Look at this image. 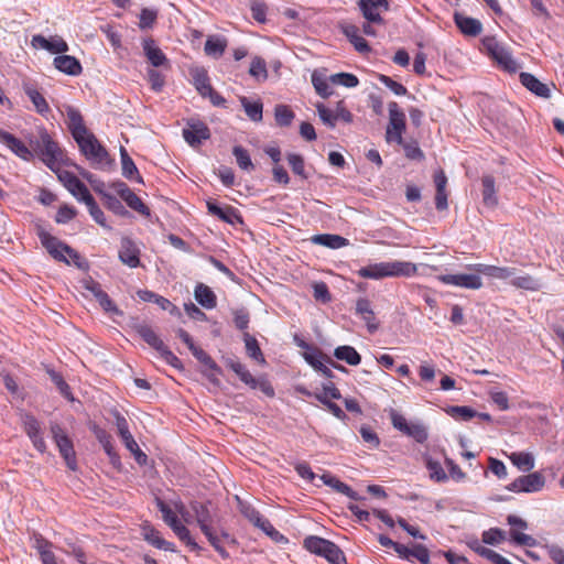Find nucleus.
<instances>
[{"label":"nucleus","mask_w":564,"mask_h":564,"mask_svg":"<svg viewBox=\"0 0 564 564\" xmlns=\"http://www.w3.org/2000/svg\"><path fill=\"white\" fill-rule=\"evenodd\" d=\"M142 534H143L144 540L148 543H150L151 545H153L154 547H156L159 550L169 551V552L176 551L174 543L164 540L161 536L160 532L155 528H153L149 524H147L142 528Z\"/></svg>","instance_id":"27"},{"label":"nucleus","mask_w":564,"mask_h":564,"mask_svg":"<svg viewBox=\"0 0 564 564\" xmlns=\"http://www.w3.org/2000/svg\"><path fill=\"white\" fill-rule=\"evenodd\" d=\"M339 28L357 52L369 53L371 51L368 42L359 34L358 26L351 23H341Z\"/></svg>","instance_id":"24"},{"label":"nucleus","mask_w":564,"mask_h":564,"mask_svg":"<svg viewBox=\"0 0 564 564\" xmlns=\"http://www.w3.org/2000/svg\"><path fill=\"white\" fill-rule=\"evenodd\" d=\"M329 77H327L325 74L323 73H319L317 70H315L313 74H312V84L316 90V93L322 97V98H327L332 95V88L329 86Z\"/></svg>","instance_id":"42"},{"label":"nucleus","mask_w":564,"mask_h":564,"mask_svg":"<svg viewBox=\"0 0 564 564\" xmlns=\"http://www.w3.org/2000/svg\"><path fill=\"white\" fill-rule=\"evenodd\" d=\"M389 110V124L386 131V139L388 142L402 143V133L405 131V115L399 108L395 101L388 105Z\"/></svg>","instance_id":"9"},{"label":"nucleus","mask_w":564,"mask_h":564,"mask_svg":"<svg viewBox=\"0 0 564 564\" xmlns=\"http://www.w3.org/2000/svg\"><path fill=\"white\" fill-rule=\"evenodd\" d=\"M329 80L334 85H340L347 88H354L359 84V79L357 78V76L350 73H337L330 75Z\"/></svg>","instance_id":"55"},{"label":"nucleus","mask_w":564,"mask_h":564,"mask_svg":"<svg viewBox=\"0 0 564 564\" xmlns=\"http://www.w3.org/2000/svg\"><path fill=\"white\" fill-rule=\"evenodd\" d=\"M438 281L446 285L458 286L467 290H479L482 288V281L478 273H458L442 274L437 276Z\"/></svg>","instance_id":"12"},{"label":"nucleus","mask_w":564,"mask_h":564,"mask_svg":"<svg viewBox=\"0 0 564 564\" xmlns=\"http://www.w3.org/2000/svg\"><path fill=\"white\" fill-rule=\"evenodd\" d=\"M138 297L148 303H155L158 306H160L164 311H170L171 314L178 313V308L172 304L167 299H165L162 295H159L150 290H139L137 292Z\"/></svg>","instance_id":"30"},{"label":"nucleus","mask_w":564,"mask_h":564,"mask_svg":"<svg viewBox=\"0 0 564 564\" xmlns=\"http://www.w3.org/2000/svg\"><path fill=\"white\" fill-rule=\"evenodd\" d=\"M171 529L175 535L189 547L191 551L199 552L202 550V547L191 536L189 530L181 521Z\"/></svg>","instance_id":"43"},{"label":"nucleus","mask_w":564,"mask_h":564,"mask_svg":"<svg viewBox=\"0 0 564 564\" xmlns=\"http://www.w3.org/2000/svg\"><path fill=\"white\" fill-rule=\"evenodd\" d=\"M191 509L195 514L196 522L200 531L204 533L210 545L223 558H228L229 553L225 550L223 545H220V539L212 527L213 517L209 511L208 505L199 501H193L191 503Z\"/></svg>","instance_id":"4"},{"label":"nucleus","mask_w":564,"mask_h":564,"mask_svg":"<svg viewBox=\"0 0 564 564\" xmlns=\"http://www.w3.org/2000/svg\"><path fill=\"white\" fill-rule=\"evenodd\" d=\"M32 45L52 54H63L69 50L68 44L58 35L48 39L41 34L33 35Z\"/></svg>","instance_id":"18"},{"label":"nucleus","mask_w":564,"mask_h":564,"mask_svg":"<svg viewBox=\"0 0 564 564\" xmlns=\"http://www.w3.org/2000/svg\"><path fill=\"white\" fill-rule=\"evenodd\" d=\"M37 236L42 246L46 249V251L50 253L52 258H54L57 261L65 262L67 264H69L72 261L75 265L82 268V258L79 253L76 250H74L70 246L61 241L58 238L52 236L44 229H40L37 231Z\"/></svg>","instance_id":"3"},{"label":"nucleus","mask_w":564,"mask_h":564,"mask_svg":"<svg viewBox=\"0 0 564 564\" xmlns=\"http://www.w3.org/2000/svg\"><path fill=\"white\" fill-rule=\"evenodd\" d=\"M445 411L453 419L465 422L477 415V412L474 409L466 405H452L448 406Z\"/></svg>","instance_id":"46"},{"label":"nucleus","mask_w":564,"mask_h":564,"mask_svg":"<svg viewBox=\"0 0 564 564\" xmlns=\"http://www.w3.org/2000/svg\"><path fill=\"white\" fill-rule=\"evenodd\" d=\"M511 284L518 289L536 291L540 289L541 283L538 279L531 276L530 274L516 275L512 276Z\"/></svg>","instance_id":"48"},{"label":"nucleus","mask_w":564,"mask_h":564,"mask_svg":"<svg viewBox=\"0 0 564 564\" xmlns=\"http://www.w3.org/2000/svg\"><path fill=\"white\" fill-rule=\"evenodd\" d=\"M183 138L191 147H197L210 138V131L206 123L200 120L188 121L183 129Z\"/></svg>","instance_id":"15"},{"label":"nucleus","mask_w":564,"mask_h":564,"mask_svg":"<svg viewBox=\"0 0 564 564\" xmlns=\"http://www.w3.org/2000/svg\"><path fill=\"white\" fill-rule=\"evenodd\" d=\"M156 506L162 513L163 521L170 527H174L181 520L177 514L163 500L156 499Z\"/></svg>","instance_id":"58"},{"label":"nucleus","mask_w":564,"mask_h":564,"mask_svg":"<svg viewBox=\"0 0 564 564\" xmlns=\"http://www.w3.org/2000/svg\"><path fill=\"white\" fill-rule=\"evenodd\" d=\"M304 546L311 553L325 557L332 564L346 563L344 552L329 540L310 535L304 540Z\"/></svg>","instance_id":"5"},{"label":"nucleus","mask_w":564,"mask_h":564,"mask_svg":"<svg viewBox=\"0 0 564 564\" xmlns=\"http://www.w3.org/2000/svg\"><path fill=\"white\" fill-rule=\"evenodd\" d=\"M206 206L208 209V213L217 216L223 221L236 225V224H243L242 217L240 216L239 212L232 207V206H219L215 200H207Z\"/></svg>","instance_id":"21"},{"label":"nucleus","mask_w":564,"mask_h":564,"mask_svg":"<svg viewBox=\"0 0 564 564\" xmlns=\"http://www.w3.org/2000/svg\"><path fill=\"white\" fill-rule=\"evenodd\" d=\"M120 261L129 268H138L140 265V249L134 241L128 237H123L119 249Z\"/></svg>","instance_id":"19"},{"label":"nucleus","mask_w":564,"mask_h":564,"mask_svg":"<svg viewBox=\"0 0 564 564\" xmlns=\"http://www.w3.org/2000/svg\"><path fill=\"white\" fill-rule=\"evenodd\" d=\"M314 245L324 246L329 249H340L349 245V240L335 234H319L311 238Z\"/></svg>","instance_id":"32"},{"label":"nucleus","mask_w":564,"mask_h":564,"mask_svg":"<svg viewBox=\"0 0 564 564\" xmlns=\"http://www.w3.org/2000/svg\"><path fill=\"white\" fill-rule=\"evenodd\" d=\"M240 104L247 117L253 122H260L263 118V105L260 100L251 101L249 98L240 97Z\"/></svg>","instance_id":"38"},{"label":"nucleus","mask_w":564,"mask_h":564,"mask_svg":"<svg viewBox=\"0 0 564 564\" xmlns=\"http://www.w3.org/2000/svg\"><path fill=\"white\" fill-rule=\"evenodd\" d=\"M316 110H317V113H318V117L319 119L322 120V122L329 127V128H335L336 126V117H335V111L328 109L324 104L322 102H318L316 105Z\"/></svg>","instance_id":"62"},{"label":"nucleus","mask_w":564,"mask_h":564,"mask_svg":"<svg viewBox=\"0 0 564 564\" xmlns=\"http://www.w3.org/2000/svg\"><path fill=\"white\" fill-rule=\"evenodd\" d=\"M240 512L241 514L248 519L254 527L262 530L265 534L270 536H276L280 533L274 529L271 522L265 519L258 510H256L251 505L240 503Z\"/></svg>","instance_id":"16"},{"label":"nucleus","mask_w":564,"mask_h":564,"mask_svg":"<svg viewBox=\"0 0 564 564\" xmlns=\"http://www.w3.org/2000/svg\"><path fill=\"white\" fill-rule=\"evenodd\" d=\"M508 457L521 471H531L534 468V457L531 453L514 452Z\"/></svg>","instance_id":"41"},{"label":"nucleus","mask_w":564,"mask_h":564,"mask_svg":"<svg viewBox=\"0 0 564 564\" xmlns=\"http://www.w3.org/2000/svg\"><path fill=\"white\" fill-rule=\"evenodd\" d=\"M321 480L323 481L324 485L333 488L339 494H347L348 491H350V486L340 481L338 478L330 474H323L321 476Z\"/></svg>","instance_id":"61"},{"label":"nucleus","mask_w":564,"mask_h":564,"mask_svg":"<svg viewBox=\"0 0 564 564\" xmlns=\"http://www.w3.org/2000/svg\"><path fill=\"white\" fill-rule=\"evenodd\" d=\"M51 434L67 467L72 470H76L77 460L72 440L65 433L64 429L57 423L51 424Z\"/></svg>","instance_id":"7"},{"label":"nucleus","mask_w":564,"mask_h":564,"mask_svg":"<svg viewBox=\"0 0 564 564\" xmlns=\"http://www.w3.org/2000/svg\"><path fill=\"white\" fill-rule=\"evenodd\" d=\"M482 183V203L487 207H495L498 204L496 195L495 178L491 175H485L481 180Z\"/></svg>","instance_id":"39"},{"label":"nucleus","mask_w":564,"mask_h":564,"mask_svg":"<svg viewBox=\"0 0 564 564\" xmlns=\"http://www.w3.org/2000/svg\"><path fill=\"white\" fill-rule=\"evenodd\" d=\"M355 313L366 324L367 330L375 334L379 329V322L376 318L371 302L366 297H360L356 302Z\"/></svg>","instance_id":"20"},{"label":"nucleus","mask_w":564,"mask_h":564,"mask_svg":"<svg viewBox=\"0 0 564 564\" xmlns=\"http://www.w3.org/2000/svg\"><path fill=\"white\" fill-rule=\"evenodd\" d=\"M466 269L469 271H474L478 274L486 275L490 279L503 280V281L510 280V279L512 280V276H514V274L517 273L516 268L496 267V265H490V264H485V263L467 264Z\"/></svg>","instance_id":"13"},{"label":"nucleus","mask_w":564,"mask_h":564,"mask_svg":"<svg viewBox=\"0 0 564 564\" xmlns=\"http://www.w3.org/2000/svg\"><path fill=\"white\" fill-rule=\"evenodd\" d=\"M545 486V477L539 473L534 471L524 476H520L510 482L506 488L512 492H538L543 489Z\"/></svg>","instance_id":"11"},{"label":"nucleus","mask_w":564,"mask_h":564,"mask_svg":"<svg viewBox=\"0 0 564 564\" xmlns=\"http://www.w3.org/2000/svg\"><path fill=\"white\" fill-rule=\"evenodd\" d=\"M243 340L246 345L247 355L257 361L264 362V357L260 349L258 340L248 333H245Z\"/></svg>","instance_id":"50"},{"label":"nucleus","mask_w":564,"mask_h":564,"mask_svg":"<svg viewBox=\"0 0 564 564\" xmlns=\"http://www.w3.org/2000/svg\"><path fill=\"white\" fill-rule=\"evenodd\" d=\"M41 150L37 156L51 171L57 172L63 162V151L46 130H42Z\"/></svg>","instance_id":"8"},{"label":"nucleus","mask_w":564,"mask_h":564,"mask_svg":"<svg viewBox=\"0 0 564 564\" xmlns=\"http://www.w3.org/2000/svg\"><path fill=\"white\" fill-rule=\"evenodd\" d=\"M137 334L152 348L160 352L165 344L158 336V334L147 324H140L135 326Z\"/></svg>","instance_id":"34"},{"label":"nucleus","mask_w":564,"mask_h":564,"mask_svg":"<svg viewBox=\"0 0 564 564\" xmlns=\"http://www.w3.org/2000/svg\"><path fill=\"white\" fill-rule=\"evenodd\" d=\"M417 272L415 263L402 260H391L370 263L360 268L357 275L364 279L380 280L384 278H410Z\"/></svg>","instance_id":"1"},{"label":"nucleus","mask_w":564,"mask_h":564,"mask_svg":"<svg viewBox=\"0 0 564 564\" xmlns=\"http://www.w3.org/2000/svg\"><path fill=\"white\" fill-rule=\"evenodd\" d=\"M22 88L25 95L32 101L37 113H40L41 116H45L50 112L51 109L45 97L42 95V93L39 91V89L34 85H32L31 83H23Z\"/></svg>","instance_id":"28"},{"label":"nucleus","mask_w":564,"mask_h":564,"mask_svg":"<svg viewBox=\"0 0 564 564\" xmlns=\"http://www.w3.org/2000/svg\"><path fill=\"white\" fill-rule=\"evenodd\" d=\"M171 529L175 535L189 547L191 551L199 552L202 550V547L191 536L189 530L181 521Z\"/></svg>","instance_id":"44"},{"label":"nucleus","mask_w":564,"mask_h":564,"mask_svg":"<svg viewBox=\"0 0 564 564\" xmlns=\"http://www.w3.org/2000/svg\"><path fill=\"white\" fill-rule=\"evenodd\" d=\"M334 357L337 360L345 361L349 366H358L361 362V356L355 347L349 345L338 346L334 349Z\"/></svg>","instance_id":"36"},{"label":"nucleus","mask_w":564,"mask_h":564,"mask_svg":"<svg viewBox=\"0 0 564 564\" xmlns=\"http://www.w3.org/2000/svg\"><path fill=\"white\" fill-rule=\"evenodd\" d=\"M53 65L61 73L69 76H78L83 72L80 62L75 56L66 55L65 53L57 55L53 61Z\"/></svg>","instance_id":"23"},{"label":"nucleus","mask_w":564,"mask_h":564,"mask_svg":"<svg viewBox=\"0 0 564 564\" xmlns=\"http://www.w3.org/2000/svg\"><path fill=\"white\" fill-rule=\"evenodd\" d=\"M195 300L206 310H213L217 305V297L214 291L205 285L204 283H198L194 290Z\"/></svg>","instance_id":"33"},{"label":"nucleus","mask_w":564,"mask_h":564,"mask_svg":"<svg viewBox=\"0 0 564 564\" xmlns=\"http://www.w3.org/2000/svg\"><path fill=\"white\" fill-rule=\"evenodd\" d=\"M101 195L105 199V205L109 210L113 212L119 216H126L129 214V212L126 209V207L122 205L119 198L108 193H104Z\"/></svg>","instance_id":"59"},{"label":"nucleus","mask_w":564,"mask_h":564,"mask_svg":"<svg viewBox=\"0 0 564 564\" xmlns=\"http://www.w3.org/2000/svg\"><path fill=\"white\" fill-rule=\"evenodd\" d=\"M93 432L98 440V442L101 444L104 451L106 454L112 453L115 449L112 442H111V435L104 429L95 425L93 427Z\"/></svg>","instance_id":"60"},{"label":"nucleus","mask_w":564,"mask_h":564,"mask_svg":"<svg viewBox=\"0 0 564 564\" xmlns=\"http://www.w3.org/2000/svg\"><path fill=\"white\" fill-rule=\"evenodd\" d=\"M193 84L202 97H207L212 93V85L206 69L196 67L191 70Z\"/></svg>","instance_id":"35"},{"label":"nucleus","mask_w":564,"mask_h":564,"mask_svg":"<svg viewBox=\"0 0 564 564\" xmlns=\"http://www.w3.org/2000/svg\"><path fill=\"white\" fill-rule=\"evenodd\" d=\"M226 364L227 367L230 368L243 383H246L252 389H256L258 387L257 380L252 377V375L246 368V366L241 364L239 360L228 359Z\"/></svg>","instance_id":"37"},{"label":"nucleus","mask_w":564,"mask_h":564,"mask_svg":"<svg viewBox=\"0 0 564 564\" xmlns=\"http://www.w3.org/2000/svg\"><path fill=\"white\" fill-rule=\"evenodd\" d=\"M232 154L241 170L251 171L254 169L250 154L243 147L235 145L232 149Z\"/></svg>","instance_id":"49"},{"label":"nucleus","mask_w":564,"mask_h":564,"mask_svg":"<svg viewBox=\"0 0 564 564\" xmlns=\"http://www.w3.org/2000/svg\"><path fill=\"white\" fill-rule=\"evenodd\" d=\"M426 468L430 474V478L436 482H445L448 479L447 474L442 467L441 463L427 457L425 460Z\"/></svg>","instance_id":"47"},{"label":"nucleus","mask_w":564,"mask_h":564,"mask_svg":"<svg viewBox=\"0 0 564 564\" xmlns=\"http://www.w3.org/2000/svg\"><path fill=\"white\" fill-rule=\"evenodd\" d=\"M403 148L404 154L410 160L421 161L424 159V153L420 149L419 143L415 140L404 141L400 144Z\"/></svg>","instance_id":"56"},{"label":"nucleus","mask_w":564,"mask_h":564,"mask_svg":"<svg viewBox=\"0 0 564 564\" xmlns=\"http://www.w3.org/2000/svg\"><path fill=\"white\" fill-rule=\"evenodd\" d=\"M390 419L394 429L413 438L415 442L423 444L427 441L429 432L423 423L409 422L402 414L394 410L391 411Z\"/></svg>","instance_id":"6"},{"label":"nucleus","mask_w":564,"mask_h":564,"mask_svg":"<svg viewBox=\"0 0 564 564\" xmlns=\"http://www.w3.org/2000/svg\"><path fill=\"white\" fill-rule=\"evenodd\" d=\"M454 21L459 31L467 36H477L482 31L481 22L477 19L460 13L454 14Z\"/></svg>","instance_id":"26"},{"label":"nucleus","mask_w":564,"mask_h":564,"mask_svg":"<svg viewBox=\"0 0 564 564\" xmlns=\"http://www.w3.org/2000/svg\"><path fill=\"white\" fill-rule=\"evenodd\" d=\"M67 119L68 128L75 141L90 133L85 127L83 117L78 110L73 108L68 109Z\"/></svg>","instance_id":"29"},{"label":"nucleus","mask_w":564,"mask_h":564,"mask_svg":"<svg viewBox=\"0 0 564 564\" xmlns=\"http://www.w3.org/2000/svg\"><path fill=\"white\" fill-rule=\"evenodd\" d=\"M477 554L495 564H511L509 560L486 546H479Z\"/></svg>","instance_id":"63"},{"label":"nucleus","mask_w":564,"mask_h":564,"mask_svg":"<svg viewBox=\"0 0 564 564\" xmlns=\"http://www.w3.org/2000/svg\"><path fill=\"white\" fill-rule=\"evenodd\" d=\"M227 47V41L223 36H209L205 42V53L213 57H220Z\"/></svg>","instance_id":"40"},{"label":"nucleus","mask_w":564,"mask_h":564,"mask_svg":"<svg viewBox=\"0 0 564 564\" xmlns=\"http://www.w3.org/2000/svg\"><path fill=\"white\" fill-rule=\"evenodd\" d=\"M249 74L257 79H267L268 70L263 58L256 56L250 64Z\"/></svg>","instance_id":"57"},{"label":"nucleus","mask_w":564,"mask_h":564,"mask_svg":"<svg viewBox=\"0 0 564 564\" xmlns=\"http://www.w3.org/2000/svg\"><path fill=\"white\" fill-rule=\"evenodd\" d=\"M142 48L148 62L154 67L169 65V59L152 37L142 41Z\"/></svg>","instance_id":"22"},{"label":"nucleus","mask_w":564,"mask_h":564,"mask_svg":"<svg viewBox=\"0 0 564 564\" xmlns=\"http://www.w3.org/2000/svg\"><path fill=\"white\" fill-rule=\"evenodd\" d=\"M358 7L360 12L366 21L382 24L383 18L381 17L380 11L389 10V1L388 0H359Z\"/></svg>","instance_id":"14"},{"label":"nucleus","mask_w":564,"mask_h":564,"mask_svg":"<svg viewBox=\"0 0 564 564\" xmlns=\"http://www.w3.org/2000/svg\"><path fill=\"white\" fill-rule=\"evenodd\" d=\"M76 143L80 153L89 161L94 169L105 171L112 166L113 160L95 134L89 133L77 140Z\"/></svg>","instance_id":"2"},{"label":"nucleus","mask_w":564,"mask_h":564,"mask_svg":"<svg viewBox=\"0 0 564 564\" xmlns=\"http://www.w3.org/2000/svg\"><path fill=\"white\" fill-rule=\"evenodd\" d=\"M274 118L280 127H289L294 119V112L285 105H276Z\"/></svg>","instance_id":"54"},{"label":"nucleus","mask_w":564,"mask_h":564,"mask_svg":"<svg viewBox=\"0 0 564 564\" xmlns=\"http://www.w3.org/2000/svg\"><path fill=\"white\" fill-rule=\"evenodd\" d=\"M78 202L86 204V202L93 198V195L89 193L87 186L77 178L72 186L66 188Z\"/></svg>","instance_id":"51"},{"label":"nucleus","mask_w":564,"mask_h":564,"mask_svg":"<svg viewBox=\"0 0 564 564\" xmlns=\"http://www.w3.org/2000/svg\"><path fill=\"white\" fill-rule=\"evenodd\" d=\"M126 204L133 210L138 212L143 216H150L149 207L142 202V199L131 192H126V197L123 198Z\"/></svg>","instance_id":"52"},{"label":"nucleus","mask_w":564,"mask_h":564,"mask_svg":"<svg viewBox=\"0 0 564 564\" xmlns=\"http://www.w3.org/2000/svg\"><path fill=\"white\" fill-rule=\"evenodd\" d=\"M484 46L488 54L507 72L516 73L519 64L512 57L510 52L506 50L495 37H486Z\"/></svg>","instance_id":"10"},{"label":"nucleus","mask_w":564,"mask_h":564,"mask_svg":"<svg viewBox=\"0 0 564 564\" xmlns=\"http://www.w3.org/2000/svg\"><path fill=\"white\" fill-rule=\"evenodd\" d=\"M0 142L6 144L18 158L25 162H31L34 159V153L25 145L20 139L12 133L0 130Z\"/></svg>","instance_id":"17"},{"label":"nucleus","mask_w":564,"mask_h":564,"mask_svg":"<svg viewBox=\"0 0 564 564\" xmlns=\"http://www.w3.org/2000/svg\"><path fill=\"white\" fill-rule=\"evenodd\" d=\"M520 83L532 94L541 98H550L551 90L549 86L540 82L534 75L522 72L519 75Z\"/></svg>","instance_id":"25"},{"label":"nucleus","mask_w":564,"mask_h":564,"mask_svg":"<svg viewBox=\"0 0 564 564\" xmlns=\"http://www.w3.org/2000/svg\"><path fill=\"white\" fill-rule=\"evenodd\" d=\"M171 529L175 535L189 547L191 551L199 552L202 550V547L191 536L189 530L181 521Z\"/></svg>","instance_id":"45"},{"label":"nucleus","mask_w":564,"mask_h":564,"mask_svg":"<svg viewBox=\"0 0 564 564\" xmlns=\"http://www.w3.org/2000/svg\"><path fill=\"white\" fill-rule=\"evenodd\" d=\"M289 165L291 166L293 173L300 176L303 180H307L308 175L305 172V162L304 158L301 154L289 153L286 155Z\"/></svg>","instance_id":"53"},{"label":"nucleus","mask_w":564,"mask_h":564,"mask_svg":"<svg viewBox=\"0 0 564 564\" xmlns=\"http://www.w3.org/2000/svg\"><path fill=\"white\" fill-rule=\"evenodd\" d=\"M543 549L555 564H564V550L557 544H545Z\"/></svg>","instance_id":"64"},{"label":"nucleus","mask_w":564,"mask_h":564,"mask_svg":"<svg viewBox=\"0 0 564 564\" xmlns=\"http://www.w3.org/2000/svg\"><path fill=\"white\" fill-rule=\"evenodd\" d=\"M120 159L122 176L129 181L143 183V178L139 173L137 165L134 164L133 160L130 158V155L123 147L120 148Z\"/></svg>","instance_id":"31"}]
</instances>
